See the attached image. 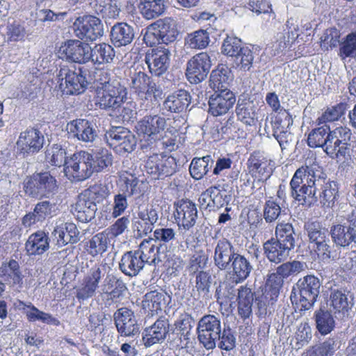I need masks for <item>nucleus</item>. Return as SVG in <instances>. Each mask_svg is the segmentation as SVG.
<instances>
[{"mask_svg":"<svg viewBox=\"0 0 356 356\" xmlns=\"http://www.w3.org/2000/svg\"><path fill=\"white\" fill-rule=\"evenodd\" d=\"M352 131L347 127H338L330 130L327 124H321L307 137L311 147H322L330 158L343 161L350 156Z\"/></svg>","mask_w":356,"mask_h":356,"instance_id":"nucleus-1","label":"nucleus"},{"mask_svg":"<svg viewBox=\"0 0 356 356\" xmlns=\"http://www.w3.org/2000/svg\"><path fill=\"white\" fill-rule=\"evenodd\" d=\"M326 181L325 175L321 170L308 166L300 168L290 181L291 195L301 204L310 206L318 200L317 188Z\"/></svg>","mask_w":356,"mask_h":356,"instance_id":"nucleus-2","label":"nucleus"},{"mask_svg":"<svg viewBox=\"0 0 356 356\" xmlns=\"http://www.w3.org/2000/svg\"><path fill=\"white\" fill-rule=\"evenodd\" d=\"M128 84L133 92L141 100H157L161 98L163 90L152 79L140 69L131 67L129 70Z\"/></svg>","mask_w":356,"mask_h":356,"instance_id":"nucleus-3","label":"nucleus"},{"mask_svg":"<svg viewBox=\"0 0 356 356\" xmlns=\"http://www.w3.org/2000/svg\"><path fill=\"white\" fill-rule=\"evenodd\" d=\"M58 190L57 181L49 172L34 173L24 183V191L31 197H49Z\"/></svg>","mask_w":356,"mask_h":356,"instance_id":"nucleus-4","label":"nucleus"},{"mask_svg":"<svg viewBox=\"0 0 356 356\" xmlns=\"http://www.w3.org/2000/svg\"><path fill=\"white\" fill-rule=\"evenodd\" d=\"M320 282L318 277L314 275H306L300 278L297 284L298 294L293 292L291 298H294L297 307L300 311L309 309L316 301L319 294Z\"/></svg>","mask_w":356,"mask_h":356,"instance_id":"nucleus-5","label":"nucleus"},{"mask_svg":"<svg viewBox=\"0 0 356 356\" xmlns=\"http://www.w3.org/2000/svg\"><path fill=\"white\" fill-rule=\"evenodd\" d=\"M127 88L120 82H114L105 86L104 90L96 89L95 105L101 109L113 112L127 100Z\"/></svg>","mask_w":356,"mask_h":356,"instance_id":"nucleus-6","label":"nucleus"},{"mask_svg":"<svg viewBox=\"0 0 356 356\" xmlns=\"http://www.w3.org/2000/svg\"><path fill=\"white\" fill-rule=\"evenodd\" d=\"M86 74L87 70L83 68H79L77 71L68 67L60 68L57 75L60 89L66 95L83 93L90 83L87 80Z\"/></svg>","mask_w":356,"mask_h":356,"instance_id":"nucleus-7","label":"nucleus"},{"mask_svg":"<svg viewBox=\"0 0 356 356\" xmlns=\"http://www.w3.org/2000/svg\"><path fill=\"white\" fill-rule=\"evenodd\" d=\"M92 155L85 151L75 152L65 160V175L74 181H83L93 173L92 168Z\"/></svg>","mask_w":356,"mask_h":356,"instance_id":"nucleus-8","label":"nucleus"},{"mask_svg":"<svg viewBox=\"0 0 356 356\" xmlns=\"http://www.w3.org/2000/svg\"><path fill=\"white\" fill-rule=\"evenodd\" d=\"M153 32L149 31L144 36L146 43L153 45L155 43L168 44L174 42L178 35L176 22L166 17L160 19L151 25Z\"/></svg>","mask_w":356,"mask_h":356,"instance_id":"nucleus-9","label":"nucleus"},{"mask_svg":"<svg viewBox=\"0 0 356 356\" xmlns=\"http://www.w3.org/2000/svg\"><path fill=\"white\" fill-rule=\"evenodd\" d=\"M197 339L207 349H213L221 334L220 320L214 315H205L200 318L197 327Z\"/></svg>","mask_w":356,"mask_h":356,"instance_id":"nucleus-10","label":"nucleus"},{"mask_svg":"<svg viewBox=\"0 0 356 356\" xmlns=\"http://www.w3.org/2000/svg\"><path fill=\"white\" fill-rule=\"evenodd\" d=\"M104 136L108 145L119 154L132 152L136 145L135 136L123 127H113Z\"/></svg>","mask_w":356,"mask_h":356,"instance_id":"nucleus-11","label":"nucleus"},{"mask_svg":"<svg viewBox=\"0 0 356 356\" xmlns=\"http://www.w3.org/2000/svg\"><path fill=\"white\" fill-rule=\"evenodd\" d=\"M76 35L81 40H96L104 34V25L99 18L86 15L77 17L73 24Z\"/></svg>","mask_w":356,"mask_h":356,"instance_id":"nucleus-12","label":"nucleus"},{"mask_svg":"<svg viewBox=\"0 0 356 356\" xmlns=\"http://www.w3.org/2000/svg\"><path fill=\"white\" fill-rule=\"evenodd\" d=\"M145 168L147 172L152 175L154 179H163L176 172L177 163L172 156L154 154L146 161Z\"/></svg>","mask_w":356,"mask_h":356,"instance_id":"nucleus-13","label":"nucleus"},{"mask_svg":"<svg viewBox=\"0 0 356 356\" xmlns=\"http://www.w3.org/2000/svg\"><path fill=\"white\" fill-rule=\"evenodd\" d=\"M166 127V120L159 115H146L136 125L138 131L152 144L160 139Z\"/></svg>","mask_w":356,"mask_h":356,"instance_id":"nucleus-14","label":"nucleus"},{"mask_svg":"<svg viewBox=\"0 0 356 356\" xmlns=\"http://www.w3.org/2000/svg\"><path fill=\"white\" fill-rule=\"evenodd\" d=\"M211 67L210 56L207 52L195 55L187 63L186 75L188 81L197 84L204 80Z\"/></svg>","mask_w":356,"mask_h":356,"instance_id":"nucleus-15","label":"nucleus"},{"mask_svg":"<svg viewBox=\"0 0 356 356\" xmlns=\"http://www.w3.org/2000/svg\"><path fill=\"white\" fill-rule=\"evenodd\" d=\"M101 280V266L95 264L84 275L79 288L76 290V298L79 300H85L92 298L99 288Z\"/></svg>","mask_w":356,"mask_h":356,"instance_id":"nucleus-16","label":"nucleus"},{"mask_svg":"<svg viewBox=\"0 0 356 356\" xmlns=\"http://www.w3.org/2000/svg\"><path fill=\"white\" fill-rule=\"evenodd\" d=\"M60 51L65 54L67 60L86 63L91 58L92 48L86 42L78 40H70L61 46Z\"/></svg>","mask_w":356,"mask_h":356,"instance_id":"nucleus-17","label":"nucleus"},{"mask_svg":"<svg viewBox=\"0 0 356 356\" xmlns=\"http://www.w3.org/2000/svg\"><path fill=\"white\" fill-rule=\"evenodd\" d=\"M284 280L278 274L273 273L268 275L266 281L262 294L256 298L257 305L259 311L264 310L266 314L267 306L277 299Z\"/></svg>","mask_w":356,"mask_h":356,"instance_id":"nucleus-18","label":"nucleus"},{"mask_svg":"<svg viewBox=\"0 0 356 356\" xmlns=\"http://www.w3.org/2000/svg\"><path fill=\"white\" fill-rule=\"evenodd\" d=\"M170 56V50L161 47L148 51L145 60L150 73L157 76L163 74L169 67Z\"/></svg>","mask_w":356,"mask_h":356,"instance_id":"nucleus-19","label":"nucleus"},{"mask_svg":"<svg viewBox=\"0 0 356 356\" xmlns=\"http://www.w3.org/2000/svg\"><path fill=\"white\" fill-rule=\"evenodd\" d=\"M113 317L117 330L121 336L130 337L139 332V327L131 309L121 307L114 313Z\"/></svg>","mask_w":356,"mask_h":356,"instance_id":"nucleus-20","label":"nucleus"},{"mask_svg":"<svg viewBox=\"0 0 356 356\" xmlns=\"http://www.w3.org/2000/svg\"><path fill=\"white\" fill-rule=\"evenodd\" d=\"M236 102L234 94L230 90L214 92L209 99V113L213 116L226 114Z\"/></svg>","mask_w":356,"mask_h":356,"instance_id":"nucleus-21","label":"nucleus"},{"mask_svg":"<svg viewBox=\"0 0 356 356\" xmlns=\"http://www.w3.org/2000/svg\"><path fill=\"white\" fill-rule=\"evenodd\" d=\"M169 322L165 317L159 318L152 325L146 327L142 334L145 347H150L165 340L169 332Z\"/></svg>","mask_w":356,"mask_h":356,"instance_id":"nucleus-22","label":"nucleus"},{"mask_svg":"<svg viewBox=\"0 0 356 356\" xmlns=\"http://www.w3.org/2000/svg\"><path fill=\"white\" fill-rule=\"evenodd\" d=\"M68 134L83 142H92L97 136V132L92 124L85 119L72 120L67 124Z\"/></svg>","mask_w":356,"mask_h":356,"instance_id":"nucleus-23","label":"nucleus"},{"mask_svg":"<svg viewBox=\"0 0 356 356\" xmlns=\"http://www.w3.org/2000/svg\"><path fill=\"white\" fill-rule=\"evenodd\" d=\"M44 142L42 134L36 129L30 128L20 134L17 144L25 152L35 153L43 147Z\"/></svg>","mask_w":356,"mask_h":356,"instance_id":"nucleus-24","label":"nucleus"},{"mask_svg":"<svg viewBox=\"0 0 356 356\" xmlns=\"http://www.w3.org/2000/svg\"><path fill=\"white\" fill-rule=\"evenodd\" d=\"M190 93L185 90H179L169 95L163 102V108L171 113H181L191 104Z\"/></svg>","mask_w":356,"mask_h":356,"instance_id":"nucleus-25","label":"nucleus"},{"mask_svg":"<svg viewBox=\"0 0 356 356\" xmlns=\"http://www.w3.org/2000/svg\"><path fill=\"white\" fill-rule=\"evenodd\" d=\"M166 294L156 290L147 292L141 303L142 309L147 316H153L162 310L166 304Z\"/></svg>","mask_w":356,"mask_h":356,"instance_id":"nucleus-26","label":"nucleus"},{"mask_svg":"<svg viewBox=\"0 0 356 356\" xmlns=\"http://www.w3.org/2000/svg\"><path fill=\"white\" fill-rule=\"evenodd\" d=\"M111 40L116 47L127 46L132 42L135 37L134 28L127 23L115 24L111 30Z\"/></svg>","mask_w":356,"mask_h":356,"instance_id":"nucleus-27","label":"nucleus"},{"mask_svg":"<svg viewBox=\"0 0 356 356\" xmlns=\"http://www.w3.org/2000/svg\"><path fill=\"white\" fill-rule=\"evenodd\" d=\"M137 253L136 250H131L122 255L119 268L124 275L134 277L143 268L144 260Z\"/></svg>","mask_w":356,"mask_h":356,"instance_id":"nucleus-28","label":"nucleus"},{"mask_svg":"<svg viewBox=\"0 0 356 356\" xmlns=\"http://www.w3.org/2000/svg\"><path fill=\"white\" fill-rule=\"evenodd\" d=\"M331 235L336 244L348 246L352 242H356V224H350L348 227L336 224L331 229Z\"/></svg>","mask_w":356,"mask_h":356,"instance_id":"nucleus-29","label":"nucleus"},{"mask_svg":"<svg viewBox=\"0 0 356 356\" xmlns=\"http://www.w3.org/2000/svg\"><path fill=\"white\" fill-rule=\"evenodd\" d=\"M238 313L240 317L245 320L252 314V307L254 301V293L246 285L238 289L236 298Z\"/></svg>","mask_w":356,"mask_h":356,"instance_id":"nucleus-30","label":"nucleus"},{"mask_svg":"<svg viewBox=\"0 0 356 356\" xmlns=\"http://www.w3.org/2000/svg\"><path fill=\"white\" fill-rule=\"evenodd\" d=\"M0 277L13 285L21 286L24 275L18 261L12 259L8 261L3 262L0 266Z\"/></svg>","mask_w":356,"mask_h":356,"instance_id":"nucleus-31","label":"nucleus"},{"mask_svg":"<svg viewBox=\"0 0 356 356\" xmlns=\"http://www.w3.org/2000/svg\"><path fill=\"white\" fill-rule=\"evenodd\" d=\"M49 248L48 236L44 232H37L29 236L25 243L28 255H40Z\"/></svg>","mask_w":356,"mask_h":356,"instance_id":"nucleus-32","label":"nucleus"},{"mask_svg":"<svg viewBox=\"0 0 356 356\" xmlns=\"http://www.w3.org/2000/svg\"><path fill=\"white\" fill-rule=\"evenodd\" d=\"M264 249L267 258L275 264L285 260L289 255L291 248L282 242L277 241H268L264 245Z\"/></svg>","mask_w":356,"mask_h":356,"instance_id":"nucleus-33","label":"nucleus"},{"mask_svg":"<svg viewBox=\"0 0 356 356\" xmlns=\"http://www.w3.org/2000/svg\"><path fill=\"white\" fill-rule=\"evenodd\" d=\"M155 243L152 238L145 239L136 250L137 254L144 260V264H158L161 261L159 255L160 248Z\"/></svg>","mask_w":356,"mask_h":356,"instance_id":"nucleus-34","label":"nucleus"},{"mask_svg":"<svg viewBox=\"0 0 356 356\" xmlns=\"http://www.w3.org/2000/svg\"><path fill=\"white\" fill-rule=\"evenodd\" d=\"M109 243L101 232L83 241L84 252L92 257L102 256L106 252Z\"/></svg>","mask_w":356,"mask_h":356,"instance_id":"nucleus-35","label":"nucleus"},{"mask_svg":"<svg viewBox=\"0 0 356 356\" xmlns=\"http://www.w3.org/2000/svg\"><path fill=\"white\" fill-rule=\"evenodd\" d=\"M236 254L233 253L232 246L228 241H219L215 249V264L220 269L225 270Z\"/></svg>","mask_w":356,"mask_h":356,"instance_id":"nucleus-36","label":"nucleus"},{"mask_svg":"<svg viewBox=\"0 0 356 356\" xmlns=\"http://www.w3.org/2000/svg\"><path fill=\"white\" fill-rule=\"evenodd\" d=\"M270 161L259 153L252 154L248 160L250 172L257 173L261 179H268L272 174Z\"/></svg>","mask_w":356,"mask_h":356,"instance_id":"nucleus-37","label":"nucleus"},{"mask_svg":"<svg viewBox=\"0 0 356 356\" xmlns=\"http://www.w3.org/2000/svg\"><path fill=\"white\" fill-rule=\"evenodd\" d=\"M231 80V72L229 68L220 65L211 72L209 86L214 92L229 90L227 87Z\"/></svg>","mask_w":356,"mask_h":356,"instance_id":"nucleus-38","label":"nucleus"},{"mask_svg":"<svg viewBox=\"0 0 356 356\" xmlns=\"http://www.w3.org/2000/svg\"><path fill=\"white\" fill-rule=\"evenodd\" d=\"M21 304L23 305L22 309L29 322L38 321L48 325H58L60 324V321L57 318L53 317L49 313L40 310L32 303L26 304L22 302Z\"/></svg>","mask_w":356,"mask_h":356,"instance_id":"nucleus-39","label":"nucleus"},{"mask_svg":"<svg viewBox=\"0 0 356 356\" xmlns=\"http://www.w3.org/2000/svg\"><path fill=\"white\" fill-rule=\"evenodd\" d=\"M138 8L145 19H155L164 13L165 0H140Z\"/></svg>","mask_w":356,"mask_h":356,"instance_id":"nucleus-40","label":"nucleus"},{"mask_svg":"<svg viewBox=\"0 0 356 356\" xmlns=\"http://www.w3.org/2000/svg\"><path fill=\"white\" fill-rule=\"evenodd\" d=\"M316 327L321 335L330 333L335 327V321L332 313L320 308L314 313Z\"/></svg>","mask_w":356,"mask_h":356,"instance_id":"nucleus-41","label":"nucleus"},{"mask_svg":"<svg viewBox=\"0 0 356 356\" xmlns=\"http://www.w3.org/2000/svg\"><path fill=\"white\" fill-rule=\"evenodd\" d=\"M330 306L335 314H348L351 309L353 303L348 300V295L340 289L333 290L330 293Z\"/></svg>","mask_w":356,"mask_h":356,"instance_id":"nucleus-42","label":"nucleus"},{"mask_svg":"<svg viewBox=\"0 0 356 356\" xmlns=\"http://www.w3.org/2000/svg\"><path fill=\"white\" fill-rule=\"evenodd\" d=\"M213 163L214 161L209 155L201 158H194L189 168L191 177L197 180L202 179L212 168Z\"/></svg>","mask_w":356,"mask_h":356,"instance_id":"nucleus-43","label":"nucleus"},{"mask_svg":"<svg viewBox=\"0 0 356 356\" xmlns=\"http://www.w3.org/2000/svg\"><path fill=\"white\" fill-rule=\"evenodd\" d=\"M238 119L247 125H254L257 120L256 108L252 102H238L236 109Z\"/></svg>","mask_w":356,"mask_h":356,"instance_id":"nucleus-44","label":"nucleus"},{"mask_svg":"<svg viewBox=\"0 0 356 356\" xmlns=\"http://www.w3.org/2000/svg\"><path fill=\"white\" fill-rule=\"evenodd\" d=\"M232 267V275L236 283L245 280L252 269L250 262L243 256L238 254L233 258Z\"/></svg>","mask_w":356,"mask_h":356,"instance_id":"nucleus-45","label":"nucleus"},{"mask_svg":"<svg viewBox=\"0 0 356 356\" xmlns=\"http://www.w3.org/2000/svg\"><path fill=\"white\" fill-rule=\"evenodd\" d=\"M90 60L98 64L108 63L111 62L115 57V51L108 44L100 43L95 45L92 48Z\"/></svg>","mask_w":356,"mask_h":356,"instance_id":"nucleus-46","label":"nucleus"},{"mask_svg":"<svg viewBox=\"0 0 356 356\" xmlns=\"http://www.w3.org/2000/svg\"><path fill=\"white\" fill-rule=\"evenodd\" d=\"M337 350V341L329 337L318 345L311 346L304 356H332Z\"/></svg>","mask_w":356,"mask_h":356,"instance_id":"nucleus-47","label":"nucleus"},{"mask_svg":"<svg viewBox=\"0 0 356 356\" xmlns=\"http://www.w3.org/2000/svg\"><path fill=\"white\" fill-rule=\"evenodd\" d=\"M197 209L192 202L182 201L177 206L176 213L174 214L177 221H184L185 222H194L197 218Z\"/></svg>","mask_w":356,"mask_h":356,"instance_id":"nucleus-48","label":"nucleus"},{"mask_svg":"<svg viewBox=\"0 0 356 356\" xmlns=\"http://www.w3.org/2000/svg\"><path fill=\"white\" fill-rule=\"evenodd\" d=\"M53 205L49 201H43L38 203L33 213L26 214L23 218V222L33 220L42 222L51 216V208Z\"/></svg>","mask_w":356,"mask_h":356,"instance_id":"nucleus-49","label":"nucleus"},{"mask_svg":"<svg viewBox=\"0 0 356 356\" xmlns=\"http://www.w3.org/2000/svg\"><path fill=\"white\" fill-rule=\"evenodd\" d=\"M195 274V289L198 298H207L209 296L212 283L211 274L207 271L200 270Z\"/></svg>","mask_w":356,"mask_h":356,"instance_id":"nucleus-50","label":"nucleus"},{"mask_svg":"<svg viewBox=\"0 0 356 356\" xmlns=\"http://www.w3.org/2000/svg\"><path fill=\"white\" fill-rule=\"evenodd\" d=\"M108 194L109 191L106 185L102 184H94L80 195L79 205L82 204L86 196L97 204L105 200Z\"/></svg>","mask_w":356,"mask_h":356,"instance_id":"nucleus-51","label":"nucleus"},{"mask_svg":"<svg viewBox=\"0 0 356 356\" xmlns=\"http://www.w3.org/2000/svg\"><path fill=\"white\" fill-rule=\"evenodd\" d=\"M66 152L60 145L55 144L48 147L45 152V161L54 166H61L63 164L65 167Z\"/></svg>","mask_w":356,"mask_h":356,"instance_id":"nucleus-52","label":"nucleus"},{"mask_svg":"<svg viewBox=\"0 0 356 356\" xmlns=\"http://www.w3.org/2000/svg\"><path fill=\"white\" fill-rule=\"evenodd\" d=\"M210 42L209 33L204 30H198L188 34L185 43L191 49L206 48Z\"/></svg>","mask_w":356,"mask_h":356,"instance_id":"nucleus-53","label":"nucleus"},{"mask_svg":"<svg viewBox=\"0 0 356 356\" xmlns=\"http://www.w3.org/2000/svg\"><path fill=\"white\" fill-rule=\"evenodd\" d=\"M320 202L323 207H332L338 195V187L335 181L327 180L323 184Z\"/></svg>","mask_w":356,"mask_h":356,"instance_id":"nucleus-54","label":"nucleus"},{"mask_svg":"<svg viewBox=\"0 0 356 356\" xmlns=\"http://www.w3.org/2000/svg\"><path fill=\"white\" fill-rule=\"evenodd\" d=\"M136 106L135 102L132 101L126 102L125 100L113 113L116 115L118 122H122L123 123L129 122L136 118L137 111Z\"/></svg>","mask_w":356,"mask_h":356,"instance_id":"nucleus-55","label":"nucleus"},{"mask_svg":"<svg viewBox=\"0 0 356 356\" xmlns=\"http://www.w3.org/2000/svg\"><path fill=\"white\" fill-rule=\"evenodd\" d=\"M194 323L192 316L188 313L181 314L175 323L177 334L180 336V339L188 340V335Z\"/></svg>","mask_w":356,"mask_h":356,"instance_id":"nucleus-56","label":"nucleus"},{"mask_svg":"<svg viewBox=\"0 0 356 356\" xmlns=\"http://www.w3.org/2000/svg\"><path fill=\"white\" fill-rule=\"evenodd\" d=\"M294 230L292 224H277L275 235L277 241L282 242L291 248L295 247Z\"/></svg>","mask_w":356,"mask_h":356,"instance_id":"nucleus-57","label":"nucleus"},{"mask_svg":"<svg viewBox=\"0 0 356 356\" xmlns=\"http://www.w3.org/2000/svg\"><path fill=\"white\" fill-rule=\"evenodd\" d=\"M106 286V293L112 302H117L127 290L125 283L121 279L114 276L108 279Z\"/></svg>","mask_w":356,"mask_h":356,"instance_id":"nucleus-58","label":"nucleus"},{"mask_svg":"<svg viewBox=\"0 0 356 356\" xmlns=\"http://www.w3.org/2000/svg\"><path fill=\"white\" fill-rule=\"evenodd\" d=\"M338 55L344 60L346 58L356 57V33H352L346 35L344 40L339 44Z\"/></svg>","mask_w":356,"mask_h":356,"instance_id":"nucleus-59","label":"nucleus"},{"mask_svg":"<svg viewBox=\"0 0 356 356\" xmlns=\"http://www.w3.org/2000/svg\"><path fill=\"white\" fill-rule=\"evenodd\" d=\"M112 163V155L107 149H102L92 155V168L93 172H99Z\"/></svg>","mask_w":356,"mask_h":356,"instance_id":"nucleus-60","label":"nucleus"},{"mask_svg":"<svg viewBox=\"0 0 356 356\" xmlns=\"http://www.w3.org/2000/svg\"><path fill=\"white\" fill-rule=\"evenodd\" d=\"M244 47L245 46H243L242 42L239 38L227 36L224 40L221 49L223 54L235 57Z\"/></svg>","mask_w":356,"mask_h":356,"instance_id":"nucleus-61","label":"nucleus"},{"mask_svg":"<svg viewBox=\"0 0 356 356\" xmlns=\"http://www.w3.org/2000/svg\"><path fill=\"white\" fill-rule=\"evenodd\" d=\"M217 340L219 341L218 348L221 350L229 351L236 346V337L234 332L229 326L225 327L222 331L221 330L220 339Z\"/></svg>","mask_w":356,"mask_h":356,"instance_id":"nucleus-62","label":"nucleus"},{"mask_svg":"<svg viewBox=\"0 0 356 356\" xmlns=\"http://www.w3.org/2000/svg\"><path fill=\"white\" fill-rule=\"evenodd\" d=\"M303 270V264L298 261L286 262L279 266L275 273L278 274L282 280L291 275L298 274Z\"/></svg>","mask_w":356,"mask_h":356,"instance_id":"nucleus-63","label":"nucleus"},{"mask_svg":"<svg viewBox=\"0 0 356 356\" xmlns=\"http://www.w3.org/2000/svg\"><path fill=\"white\" fill-rule=\"evenodd\" d=\"M254 56L252 50L245 47L241 51L235 56V62L241 70L249 71L252 65Z\"/></svg>","mask_w":356,"mask_h":356,"instance_id":"nucleus-64","label":"nucleus"}]
</instances>
